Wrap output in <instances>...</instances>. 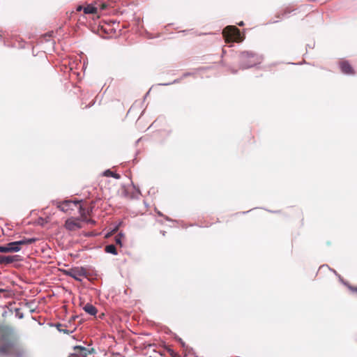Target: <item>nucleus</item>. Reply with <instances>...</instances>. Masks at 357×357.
I'll list each match as a JSON object with an SVG mask.
<instances>
[{
	"mask_svg": "<svg viewBox=\"0 0 357 357\" xmlns=\"http://www.w3.org/2000/svg\"><path fill=\"white\" fill-rule=\"evenodd\" d=\"M14 332L8 326H0V355L11 357H24L26 351L13 339Z\"/></svg>",
	"mask_w": 357,
	"mask_h": 357,
	"instance_id": "nucleus-1",
	"label": "nucleus"
},
{
	"mask_svg": "<svg viewBox=\"0 0 357 357\" xmlns=\"http://www.w3.org/2000/svg\"><path fill=\"white\" fill-rule=\"evenodd\" d=\"M36 241V238H24L18 241H14L6 244L5 246H0V252H16L21 250L22 245H29Z\"/></svg>",
	"mask_w": 357,
	"mask_h": 357,
	"instance_id": "nucleus-2",
	"label": "nucleus"
},
{
	"mask_svg": "<svg viewBox=\"0 0 357 357\" xmlns=\"http://www.w3.org/2000/svg\"><path fill=\"white\" fill-rule=\"evenodd\" d=\"M240 62L243 68H248L259 62L257 55L249 52H243L240 56Z\"/></svg>",
	"mask_w": 357,
	"mask_h": 357,
	"instance_id": "nucleus-3",
	"label": "nucleus"
},
{
	"mask_svg": "<svg viewBox=\"0 0 357 357\" xmlns=\"http://www.w3.org/2000/svg\"><path fill=\"white\" fill-rule=\"evenodd\" d=\"M222 35L226 42L236 41L241 36L240 31L234 26H227L223 29Z\"/></svg>",
	"mask_w": 357,
	"mask_h": 357,
	"instance_id": "nucleus-4",
	"label": "nucleus"
},
{
	"mask_svg": "<svg viewBox=\"0 0 357 357\" xmlns=\"http://www.w3.org/2000/svg\"><path fill=\"white\" fill-rule=\"evenodd\" d=\"M66 275L70 276L77 281H82V278L87 277V271L83 267H74L63 271Z\"/></svg>",
	"mask_w": 357,
	"mask_h": 357,
	"instance_id": "nucleus-5",
	"label": "nucleus"
},
{
	"mask_svg": "<svg viewBox=\"0 0 357 357\" xmlns=\"http://www.w3.org/2000/svg\"><path fill=\"white\" fill-rule=\"evenodd\" d=\"M79 202L80 201L65 200L62 202H58L56 206L60 211L70 213L71 211H73L75 208L78 206Z\"/></svg>",
	"mask_w": 357,
	"mask_h": 357,
	"instance_id": "nucleus-6",
	"label": "nucleus"
},
{
	"mask_svg": "<svg viewBox=\"0 0 357 357\" xmlns=\"http://www.w3.org/2000/svg\"><path fill=\"white\" fill-rule=\"evenodd\" d=\"M78 218H69L65 222V227L68 230L75 231L82 227Z\"/></svg>",
	"mask_w": 357,
	"mask_h": 357,
	"instance_id": "nucleus-7",
	"label": "nucleus"
},
{
	"mask_svg": "<svg viewBox=\"0 0 357 357\" xmlns=\"http://www.w3.org/2000/svg\"><path fill=\"white\" fill-rule=\"evenodd\" d=\"M340 67L343 73L349 75L354 74V70L348 61H342L340 62Z\"/></svg>",
	"mask_w": 357,
	"mask_h": 357,
	"instance_id": "nucleus-8",
	"label": "nucleus"
},
{
	"mask_svg": "<svg viewBox=\"0 0 357 357\" xmlns=\"http://www.w3.org/2000/svg\"><path fill=\"white\" fill-rule=\"evenodd\" d=\"M18 256H3L0 255V264H10L17 261Z\"/></svg>",
	"mask_w": 357,
	"mask_h": 357,
	"instance_id": "nucleus-9",
	"label": "nucleus"
},
{
	"mask_svg": "<svg viewBox=\"0 0 357 357\" xmlns=\"http://www.w3.org/2000/svg\"><path fill=\"white\" fill-rule=\"evenodd\" d=\"M75 353L73 355L80 354L83 356H86L90 353L85 347L81 346H76L74 347Z\"/></svg>",
	"mask_w": 357,
	"mask_h": 357,
	"instance_id": "nucleus-10",
	"label": "nucleus"
},
{
	"mask_svg": "<svg viewBox=\"0 0 357 357\" xmlns=\"http://www.w3.org/2000/svg\"><path fill=\"white\" fill-rule=\"evenodd\" d=\"M83 309L86 313L91 315H96L98 312L96 307L90 303L86 304Z\"/></svg>",
	"mask_w": 357,
	"mask_h": 357,
	"instance_id": "nucleus-11",
	"label": "nucleus"
},
{
	"mask_svg": "<svg viewBox=\"0 0 357 357\" xmlns=\"http://www.w3.org/2000/svg\"><path fill=\"white\" fill-rule=\"evenodd\" d=\"M85 14H96L97 13V8L92 5H88L83 8Z\"/></svg>",
	"mask_w": 357,
	"mask_h": 357,
	"instance_id": "nucleus-12",
	"label": "nucleus"
},
{
	"mask_svg": "<svg viewBox=\"0 0 357 357\" xmlns=\"http://www.w3.org/2000/svg\"><path fill=\"white\" fill-rule=\"evenodd\" d=\"M105 250L107 253H111L114 255H117L116 248L115 245H114L112 244L106 245L105 248Z\"/></svg>",
	"mask_w": 357,
	"mask_h": 357,
	"instance_id": "nucleus-13",
	"label": "nucleus"
},
{
	"mask_svg": "<svg viewBox=\"0 0 357 357\" xmlns=\"http://www.w3.org/2000/svg\"><path fill=\"white\" fill-rule=\"evenodd\" d=\"M77 208H78L79 210V213L82 220H86V215L89 213V211H86V209L80 204V202L79 203L78 206Z\"/></svg>",
	"mask_w": 357,
	"mask_h": 357,
	"instance_id": "nucleus-14",
	"label": "nucleus"
},
{
	"mask_svg": "<svg viewBox=\"0 0 357 357\" xmlns=\"http://www.w3.org/2000/svg\"><path fill=\"white\" fill-rule=\"evenodd\" d=\"M104 176H112V177H114L116 179H119L120 178V175L116 174V173H114L113 172H112L111 170L108 169V170H106L105 172H104Z\"/></svg>",
	"mask_w": 357,
	"mask_h": 357,
	"instance_id": "nucleus-15",
	"label": "nucleus"
},
{
	"mask_svg": "<svg viewBox=\"0 0 357 357\" xmlns=\"http://www.w3.org/2000/svg\"><path fill=\"white\" fill-rule=\"evenodd\" d=\"M56 328L60 331V332H63L64 333H66V334H70L71 333H73V331H70L67 329H65V326L61 324H57L56 325Z\"/></svg>",
	"mask_w": 357,
	"mask_h": 357,
	"instance_id": "nucleus-16",
	"label": "nucleus"
},
{
	"mask_svg": "<svg viewBox=\"0 0 357 357\" xmlns=\"http://www.w3.org/2000/svg\"><path fill=\"white\" fill-rule=\"evenodd\" d=\"M123 235L121 234H119L117 236H115L114 238V240H115V243L117 244V245H119L120 246H122V238H123Z\"/></svg>",
	"mask_w": 357,
	"mask_h": 357,
	"instance_id": "nucleus-17",
	"label": "nucleus"
},
{
	"mask_svg": "<svg viewBox=\"0 0 357 357\" xmlns=\"http://www.w3.org/2000/svg\"><path fill=\"white\" fill-rule=\"evenodd\" d=\"M85 222H88V223H90V224H95V221L91 220V219H87V218H86V220H84Z\"/></svg>",
	"mask_w": 357,
	"mask_h": 357,
	"instance_id": "nucleus-18",
	"label": "nucleus"
},
{
	"mask_svg": "<svg viewBox=\"0 0 357 357\" xmlns=\"http://www.w3.org/2000/svg\"><path fill=\"white\" fill-rule=\"evenodd\" d=\"M349 289L354 293H357V287H350Z\"/></svg>",
	"mask_w": 357,
	"mask_h": 357,
	"instance_id": "nucleus-19",
	"label": "nucleus"
},
{
	"mask_svg": "<svg viewBox=\"0 0 357 357\" xmlns=\"http://www.w3.org/2000/svg\"><path fill=\"white\" fill-rule=\"evenodd\" d=\"M291 11V10L289 9V8H286L284 10V14L289 13Z\"/></svg>",
	"mask_w": 357,
	"mask_h": 357,
	"instance_id": "nucleus-20",
	"label": "nucleus"
},
{
	"mask_svg": "<svg viewBox=\"0 0 357 357\" xmlns=\"http://www.w3.org/2000/svg\"><path fill=\"white\" fill-rule=\"evenodd\" d=\"M107 7L106 4L103 3L101 5V9L104 10Z\"/></svg>",
	"mask_w": 357,
	"mask_h": 357,
	"instance_id": "nucleus-21",
	"label": "nucleus"
},
{
	"mask_svg": "<svg viewBox=\"0 0 357 357\" xmlns=\"http://www.w3.org/2000/svg\"><path fill=\"white\" fill-rule=\"evenodd\" d=\"M84 8L81 6H78L77 8V10L79 11L81 10H82Z\"/></svg>",
	"mask_w": 357,
	"mask_h": 357,
	"instance_id": "nucleus-22",
	"label": "nucleus"
},
{
	"mask_svg": "<svg viewBox=\"0 0 357 357\" xmlns=\"http://www.w3.org/2000/svg\"><path fill=\"white\" fill-rule=\"evenodd\" d=\"M238 24L239 26H243V22H241L238 23Z\"/></svg>",
	"mask_w": 357,
	"mask_h": 357,
	"instance_id": "nucleus-23",
	"label": "nucleus"
}]
</instances>
